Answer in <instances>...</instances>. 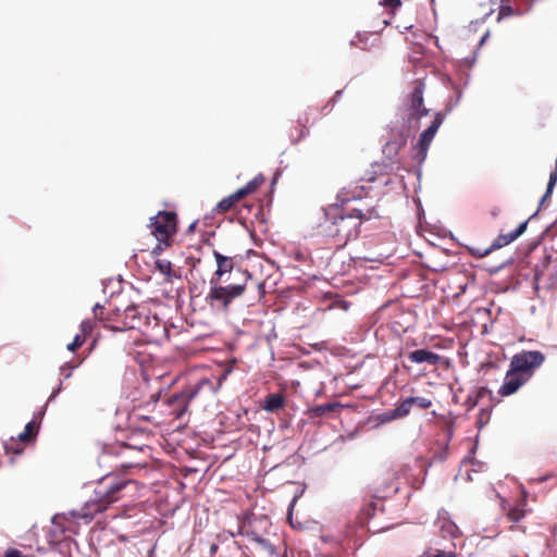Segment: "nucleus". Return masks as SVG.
<instances>
[{"mask_svg": "<svg viewBox=\"0 0 557 557\" xmlns=\"http://www.w3.org/2000/svg\"><path fill=\"white\" fill-rule=\"evenodd\" d=\"M409 401L412 406H417L421 409H428L432 406V400L426 397H409Z\"/></svg>", "mask_w": 557, "mask_h": 557, "instance_id": "nucleus-29", "label": "nucleus"}, {"mask_svg": "<svg viewBox=\"0 0 557 557\" xmlns=\"http://www.w3.org/2000/svg\"><path fill=\"white\" fill-rule=\"evenodd\" d=\"M65 367L69 368L70 370L73 369L72 366H70L69 363H66L64 367L61 368V371H62V374H64V370H65ZM76 366H74L75 368Z\"/></svg>", "mask_w": 557, "mask_h": 557, "instance_id": "nucleus-46", "label": "nucleus"}, {"mask_svg": "<svg viewBox=\"0 0 557 557\" xmlns=\"http://www.w3.org/2000/svg\"><path fill=\"white\" fill-rule=\"evenodd\" d=\"M500 499V505H502V508L504 510H507V502L504 499V498H499Z\"/></svg>", "mask_w": 557, "mask_h": 557, "instance_id": "nucleus-45", "label": "nucleus"}, {"mask_svg": "<svg viewBox=\"0 0 557 557\" xmlns=\"http://www.w3.org/2000/svg\"><path fill=\"white\" fill-rule=\"evenodd\" d=\"M263 286H264V284H263V283H260V284L258 285V287L261 289V294H264Z\"/></svg>", "mask_w": 557, "mask_h": 557, "instance_id": "nucleus-48", "label": "nucleus"}, {"mask_svg": "<svg viewBox=\"0 0 557 557\" xmlns=\"http://www.w3.org/2000/svg\"><path fill=\"white\" fill-rule=\"evenodd\" d=\"M236 273L238 278L234 283L227 282L225 285L220 283L211 284L210 290L206 296V302L212 309L228 311L231 304L244 295L251 274L247 270L239 268H237Z\"/></svg>", "mask_w": 557, "mask_h": 557, "instance_id": "nucleus-2", "label": "nucleus"}, {"mask_svg": "<svg viewBox=\"0 0 557 557\" xmlns=\"http://www.w3.org/2000/svg\"><path fill=\"white\" fill-rule=\"evenodd\" d=\"M482 329H483V332H486V331H487V325H486V324H483V325H482Z\"/></svg>", "mask_w": 557, "mask_h": 557, "instance_id": "nucleus-49", "label": "nucleus"}, {"mask_svg": "<svg viewBox=\"0 0 557 557\" xmlns=\"http://www.w3.org/2000/svg\"><path fill=\"white\" fill-rule=\"evenodd\" d=\"M64 376H65L66 379H67V377H70V376H71V372L65 373V374H64Z\"/></svg>", "mask_w": 557, "mask_h": 557, "instance_id": "nucleus-50", "label": "nucleus"}, {"mask_svg": "<svg viewBox=\"0 0 557 557\" xmlns=\"http://www.w3.org/2000/svg\"><path fill=\"white\" fill-rule=\"evenodd\" d=\"M286 403V398L282 393H273L267 395L262 408L269 412H275L283 409Z\"/></svg>", "mask_w": 557, "mask_h": 557, "instance_id": "nucleus-18", "label": "nucleus"}, {"mask_svg": "<svg viewBox=\"0 0 557 557\" xmlns=\"http://www.w3.org/2000/svg\"><path fill=\"white\" fill-rule=\"evenodd\" d=\"M406 144V137L401 136L399 139H396V140H388L384 148H383V153L388 158V159H394L399 150L405 146Z\"/></svg>", "mask_w": 557, "mask_h": 557, "instance_id": "nucleus-19", "label": "nucleus"}, {"mask_svg": "<svg viewBox=\"0 0 557 557\" xmlns=\"http://www.w3.org/2000/svg\"><path fill=\"white\" fill-rule=\"evenodd\" d=\"M85 341H86L85 335L77 334V335H75L73 342L67 345V349L70 351L74 352V351H76V349H78L85 343Z\"/></svg>", "mask_w": 557, "mask_h": 557, "instance_id": "nucleus-30", "label": "nucleus"}, {"mask_svg": "<svg viewBox=\"0 0 557 557\" xmlns=\"http://www.w3.org/2000/svg\"><path fill=\"white\" fill-rule=\"evenodd\" d=\"M557 183V166L555 168V170L549 174V180H548V183H547V188H546V193L545 195L542 197L541 199V203H543L552 194L555 185Z\"/></svg>", "mask_w": 557, "mask_h": 557, "instance_id": "nucleus-27", "label": "nucleus"}, {"mask_svg": "<svg viewBox=\"0 0 557 557\" xmlns=\"http://www.w3.org/2000/svg\"><path fill=\"white\" fill-rule=\"evenodd\" d=\"M476 449V444L472 446L469 451V456H467L461 463L460 474L466 476L468 481L476 480L479 474H482L485 469V462L478 460L474 457Z\"/></svg>", "mask_w": 557, "mask_h": 557, "instance_id": "nucleus-13", "label": "nucleus"}, {"mask_svg": "<svg viewBox=\"0 0 557 557\" xmlns=\"http://www.w3.org/2000/svg\"><path fill=\"white\" fill-rule=\"evenodd\" d=\"M444 432L447 440L450 441L454 434V421L451 419L445 422Z\"/></svg>", "mask_w": 557, "mask_h": 557, "instance_id": "nucleus-35", "label": "nucleus"}, {"mask_svg": "<svg viewBox=\"0 0 557 557\" xmlns=\"http://www.w3.org/2000/svg\"><path fill=\"white\" fill-rule=\"evenodd\" d=\"M366 39H367L366 36L358 35L357 40H351V45L357 46L361 49H366V47L362 46V44L364 42Z\"/></svg>", "mask_w": 557, "mask_h": 557, "instance_id": "nucleus-39", "label": "nucleus"}, {"mask_svg": "<svg viewBox=\"0 0 557 557\" xmlns=\"http://www.w3.org/2000/svg\"><path fill=\"white\" fill-rule=\"evenodd\" d=\"M545 361V356L539 350H522L512 356L509 368L520 374L528 375V380L533 372Z\"/></svg>", "mask_w": 557, "mask_h": 557, "instance_id": "nucleus-6", "label": "nucleus"}, {"mask_svg": "<svg viewBox=\"0 0 557 557\" xmlns=\"http://www.w3.org/2000/svg\"><path fill=\"white\" fill-rule=\"evenodd\" d=\"M94 326H95V322L92 320H84L82 323H81V334L82 335H85V337L89 334L92 333L94 331Z\"/></svg>", "mask_w": 557, "mask_h": 557, "instance_id": "nucleus-31", "label": "nucleus"}, {"mask_svg": "<svg viewBox=\"0 0 557 557\" xmlns=\"http://www.w3.org/2000/svg\"><path fill=\"white\" fill-rule=\"evenodd\" d=\"M485 393H486V388L480 387L474 397L471 395L468 397L467 403H469L471 407L476 406L479 399L482 398L485 395Z\"/></svg>", "mask_w": 557, "mask_h": 557, "instance_id": "nucleus-32", "label": "nucleus"}, {"mask_svg": "<svg viewBox=\"0 0 557 557\" xmlns=\"http://www.w3.org/2000/svg\"><path fill=\"white\" fill-rule=\"evenodd\" d=\"M525 516V510L520 507H509L507 510V517L512 522H519Z\"/></svg>", "mask_w": 557, "mask_h": 557, "instance_id": "nucleus-28", "label": "nucleus"}, {"mask_svg": "<svg viewBox=\"0 0 557 557\" xmlns=\"http://www.w3.org/2000/svg\"><path fill=\"white\" fill-rule=\"evenodd\" d=\"M528 381V375L520 374L509 368L505 375L504 383L499 388V394L503 396L511 395Z\"/></svg>", "mask_w": 557, "mask_h": 557, "instance_id": "nucleus-14", "label": "nucleus"}, {"mask_svg": "<svg viewBox=\"0 0 557 557\" xmlns=\"http://www.w3.org/2000/svg\"><path fill=\"white\" fill-rule=\"evenodd\" d=\"M512 13H513V10L510 5H503V7H500V10L498 12L497 21L499 22L504 17L512 15Z\"/></svg>", "mask_w": 557, "mask_h": 557, "instance_id": "nucleus-33", "label": "nucleus"}, {"mask_svg": "<svg viewBox=\"0 0 557 557\" xmlns=\"http://www.w3.org/2000/svg\"><path fill=\"white\" fill-rule=\"evenodd\" d=\"M206 383H207L206 381H202V383H199V384H200V386H201L202 384H206Z\"/></svg>", "mask_w": 557, "mask_h": 557, "instance_id": "nucleus-53", "label": "nucleus"}, {"mask_svg": "<svg viewBox=\"0 0 557 557\" xmlns=\"http://www.w3.org/2000/svg\"><path fill=\"white\" fill-rule=\"evenodd\" d=\"M443 122L444 115L441 112H437L431 125L420 134L419 140L413 147V159L419 164L425 160L430 145Z\"/></svg>", "mask_w": 557, "mask_h": 557, "instance_id": "nucleus-7", "label": "nucleus"}, {"mask_svg": "<svg viewBox=\"0 0 557 557\" xmlns=\"http://www.w3.org/2000/svg\"><path fill=\"white\" fill-rule=\"evenodd\" d=\"M159 401V395L152 394L148 401L141 403L133 410V416L138 421H146L153 425H160L164 422V414L160 410H156Z\"/></svg>", "mask_w": 557, "mask_h": 557, "instance_id": "nucleus-11", "label": "nucleus"}, {"mask_svg": "<svg viewBox=\"0 0 557 557\" xmlns=\"http://www.w3.org/2000/svg\"><path fill=\"white\" fill-rule=\"evenodd\" d=\"M423 91L424 84L417 82L412 92L407 99V119L408 123L414 122V128L419 127V120L429 113V110L423 107Z\"/></svg>", "mask_w": 557, "mask_h": 557, "instance_id": "nucleus-10", "label": "nucleus"}, {"mask_svg": "<svg viewBox=\"0 0 557 557\" xmlns=\"http://www.w3.org/2000/svg\"><path fill=\"white\" fill-rule=\"evenodd\" d=\"M104 308L100 305L94 307L95 318L99 320L113 321L116 324L111 329L114 331L141 330L148 324L149 317L137 306H127L123 311L114 309L108 318H103Z\"/></svg>", "mask_w": 557, "mask_h": 557, "instance_id": "nucleus-4", "label": "nucleus"}, {"mask_svg": "<svg viewBox=\"0 0 557 557\" xmlns=\"http://www.w3.org/2000/svg\"><path fill=\"white\" fill-rule=\"evenodd\" d=\"M156 269L163 275H165L166 280L169 282L172 281V278H178L180 275L173 270L172 263L169 260L165 259H158L156 261Z\"/></svg>", "mask_w": 557, "mask_h": 557, "instance_id": "nucleus-22", "label": "nucleus"}, {"mask_svg": "<svg viewBox=\"0 0 557 557\" xmlns=\"http://www.w3.org/2000/svg\"><path fill=\"white\" fill-rule=\"evenodd\" d=\"M121 467L123 469H132V468H139V467H141V465L139 462H127V463H122Z\"/></svg>", "mask_w": 557, "mask_h": 557, "instance_id": "nucleus-42", "label": "nucleus"}, {"mask_svg": "<svg viewBox=\"0 0 557 557\" xmlns=\"http://www.w3.org/2000/svg\"><path fill=\"white\" fill-rule=\"evenodd\" d=\"M264 182V178L259 175L253 180L249 181L244 187L237 189L235 193L223 198L218 202L214 211L216 213H225L233 209L237 202L244 199L246 196L255 193Z\"/></svg>", "mask_w": 557, "mask_h": 557, "instance_id": "nucleus-9", "label": "nucleus"}, {"mask_svg": "<svg viewBox=\"0 0 557 557\" xmlns=\"http://www.w3.org/2000/svg\"><path fill=\"white\" fill-rule=\"evenodd\" d=\"M540 242H541V239H536V240L531 242L528 245V253L532 252L540 245Z\"/></svg>", "mask_w": 557, "mask_h": 557, "instance_id": "nucleus-43", "label": "nucleus"}, {"mask_svg": "<svg viewBox=\"0 0 557 557\" xmlns=\"http://www.w3.org/2000/svg\"><path fill=\"white\" fill-rule=\"evenodd\" d=\"M3 557H28V556H25L23 555L18 549L16 548H12V549H9L8 552H5L4 556Z\"/></svg>", "mask_w": 557, "mask_h": 557, "instance_id": "nucleus-38", "label": "nucleus"}, {"mask_svg": "<svg viewBox=\"0 0 557 557\" xmlns=\"http://www.w3.org/2000/svg\"><path fill=\"white\" fill-rule=\"evenodd\" d=\"M339 407H341V405L338 403H327V404L317 405L309 409V414L311 418H320L322 416H325L330 412L335 411Z\"/></svg>", "mask_w": 557, "mask_h": 557, "instance_id": "nucleus-20", "label": "nucleus"}, {"mask_svg": "<svg viewBox=\"0 0 557 557\" xmlns=\"http://www.w3.org/2000/svg\"><path fill=\"white\" fill-rule=\"evenodd\" d=\"M219 549V545L216 543H210L208 546V554L210 557H213Z\"/></svg>", "mask_w": 557, "mask_h": 557, "instance_id": "nucleus-40", "label": "nucleus"}, {"mask_svg": "<svg viewBox=\"0 0 557 557\" xmlns=\"http://www.w3.org/2000/svg\"><path fill=\"white\" fill-rule=\"evenodd\" d=\"M392 416H394V410L393 409L382 413L380 416V421L384 423V422H391V421H393L395 419H398L397 417H392Z\"/></svg>", "mask_w": 557, "mask_h": 557, "instance_id": "nucleus-37", "label": "nucleus"}, {"mask_svg": "<svg viewBox=\"0 0 557 557\" xmlns=\"http://www.w3.org/2000/svg\"><path fill=\"white\" fill-rule=\"evenodd\" d=\"M486 423H487V413H486L485 409H481V412L476 420V426L479 430H482Z\"/></svg>", "mask_w": 557, "mask_h": 557, "instance_id": "nucleus-34", "label": "nucleus"}, {"mask_svg": "<svg viewBox=\"0 0 557 557\" xmlns=\"http://www.w3.org/2000/svg\"><path fill=\"white\" fill-rule=\"evenodd\" d=\"M536 214L537 212H535L529 220L520 223L515 231L509 232L507 234H500L499 236H497L490 245V252H492L493 250L500 249L515 242L518 237H520L527 231L529 221Z\"/></svg>", "mask_w": 557, "mask_h": 557, "instance_id": "nucleus-15", "label": "nucleus"}, {"mask_svg": "<svg viewBox=\"0 0 557 557\" xmlns=\"http://www.w3.org/2000/svg\"><path fill=\"white\" fill-rule=\"evenodd\" d=\"M373 218H379L374 208L368 209L366 212L354 209L346 214H335L326 228L327 236L334 240L337 247H344L348 242L358 238L361 224Z\"/></svg>", "mask_w": 557, "mask_h": 557, "instance_id": "nucleus-1", "label": "nucleus"}, {"mask_svg": "<svg viewBox=\"0 0 557 557\" xmlns=\"http://www.w3.org/2000/svg\"><path fill=\"white\" fill-rule=\"evenodd\" d=\"M200 391V384L188 385L181 393L174 394L168 398L164 405L170 408V414L175 419L181 418L187 410L188 404Z\"/></svg>", "mask_w": 557, "mask_h": 557, "instance_id": "nucleus-8", "label": "nucleus"}, {"mask_svg": "<svg viewBox=\"0 0 557 557\" xmlns=\"http://www.w3.org/2000/svg\"><path fill=\"white\" fill-rule=\"evenodd\" d=\"M295 258H296V260H298V261H305L306 256H305V253H304V252L297 251V252L295 253Z\"/></svg>", "mask_w": 557, "mask_h": 557, "instance_id": "nucleus-44", "label": "nucleus"}, {"mask_svg": "<svg viewBox=\"0 0 557 557\" xmlns=\"http://www.w3.org/2000/svg\"><path fill=\"white\" fill-rule=\"evenodd\" d=\"M132 484H136V481H114L110 476L102 478L95 488V496L86 502L83 517H92L94 515L106 510L111 504L119 500L121 492Z\"/></svg>", "mask_w": 557, "mask_h": 557, "instance_id": "nucleus-3", "label": "nucleus"}, {"mask_svg": "<svg viewBox=\"0 0 557 557\" xmlns=\"http://www.w3.org/2000/svg\"><path fill=\"white\" fill-rule=\"evenodd\" d=\"M499 267H496L494 271H498ZM490 272H493V270L490 269Z\"/></svg>", "mask_w": 557, "mask_h": 557, "instance_id": "nucleus-52", "label": "nucleus"}, {"mask_svg": "<svg viewBox=\"0 0 557 557\" xmlns=\"http://www.w3.org/2000/svg\"><path fill=\"white\" fill-rule=\"evenodd\" d=\"M149 228L151 235L158 240L152 252L159 255L170 247L173 242V237L177 232V214L173 211H159L154 216L150 218Z\"/></svg>", "mask_w": 557, "mask_h": 557, "instance_id": "nucleus-5", "label": "nucleus"}, {"mask_svg": "<svg viewBox=\"0 0 557 557\" xmlns=\"http://www.w3.org/2000/svg\"><path fill=\"white\" fill-rule=\"evenodd\" d=\"M361 194L359 193L358 195H352V198H356V197H360Z\"/></svg>", "mask_w": 557, "mask_h": 557, "instance_id": "nucleus-51", "label": "nucleus"}, {"mask_svg": "<svg viewBox=\"0 0 557 557\" xmlns=\"http://www.w3.org/2000/svg\"><path fill=\"white\" fill-rule=\"evenodd\" d=\"M486 39H487V33L482 36L481 44H483Z\"/></svg>", "mask_w": 557, "mask_h": 557, "instance_id": "nucleus-47", "label": "nucleus"}, {"mask_svg": "<svg viewBox=\"0 0 557 557\" xmlns=\"http://www.w3.org/2000/svg\"><path fill=\"white\" fill-rule=\"evenodd\" d=\"M552 261V256L548 253H545L542 258V260L535 264L534 267V282L537 284L541 278L544 276V273L546 269L548 268L549 263Z\"/></svg>", "mask_w": 557, "mask_h": 557, "instance_id": "nucleus-23", "label": "nucleus"}, {"mask_svg": "<svg viewBox=\"0 0 557 557\" xmlns=\"http://www.w3.org/2000/svg\"><path fill=\"white\" fill-rule=\"evenodd\" d=\"M408 359L413 363H429L431 366H436L442 358L440 355L433 351L426 349H417L409 352Z\"/></svg>", "mask_w": 557, "mask_h": 557, "instance_id": "nucleus-17", "label": "nucleus"}, {"mask_svg": "<svg viewBox=\"0 0 557 557\" xmlns=\"http://www.w3.org/2000/svg\"><path fill=\"white\" fill-rule=\"evenodd\" d=\"M214 259L216 261V270L213 273L210 284L213 283H227L231 282L232 275H238L235 269V261L232 257H226L219 251H213Z\"/></svg>", "mask_w": 557, "mask_h": 557, "instance_id": "nucleus-12", "label": "nucleus"}, {"mask_svg": "<svg viewBox=\"0 0 557 557\" xmlns=\"http://www.w3.org/2000/svg\"><path fill=\"white\" fill-rule=\"evenodd\" d=\"M412 405L409 401V397L403 400L400 404H398L393 410L394 416L398 419L407 417L411 411Z\"/></svg>", "mask_w": 557, "mask_h": 557, "instance_id": "nucleus-24", "label": "nucleus"}, {"mask_svg": "<svg viewBox=\"0 0 557 557\" xmlns=\"http://www.w3.org/2000/svg\"><path fill=\"white\" fill-rule=\"evenodd\" d=\"M24 445L22 442L14 440L13 437L4 443V450L7 454L21 455L24 451Z\"/></svg>", "mask_w": 557, "mask_h": 557, "instance_id": "nucleus-25", "label": "nucleus"}, {"mask_svg": "<svg viewBox=\"0 0 557 557\" xmlns=\"http://www.w3.org/2000/svg\"><path fill=\"white\" fill-rule=\"evenodd\" d=\"M432 557H457V555L451 552L446 553V552L437 550V553L435 555H433Z\"/></svg>", "mask_w": 557, "mask_h": 557, "instance_id": "nucleus-41", "label": "nucleus"}, {"mask_svg": "<svg viewBox=\"0 0 557 557\" xmlns=\"http://www.w3.org/2000/svg\"><path fill=\"white\" fill-rule=\"evenodd\" d=\"M380 3L384 7L395 10L400 7L401 1L400 0H381Z\"/></svg>", "mask_w": 557, "mask_h": 557, "instance_id": "nucleus-36", "label": "nucleus"}, {"mask_svg": "<svg viewBox=\"0 0 557 557\" xmlns=\"http://www.w3.org/2000/svg\"><path fill=\"white\" fill-rule=\"evenodd\" d=\"M38 434V425L35 421H29L22 433L18 434V441L23 444H29Z\"/></svg>", "mask_w": 557, "mask_h": 557, "instance_id": "nucleus-21", "label": "nucleus"}, {"mask_svg": "<svg viewBox=\"0 0 557 557\" xmlns=\"http://www.w3.org/2000/svg\"><path fill=\"white\" fill-rule=\"evenodd\" d=\"M441 529L443 532V536H447V535H449L451 537L458 536L459 530H458L457 525L450 521L443 522Z\"/></svg>", "mask_w": 557, "mask_h": 557, "instance_id": "nucleus-26", "label": "nucleus"}, {"mask_svg": "<svg viewBox=\"0 0 557 557\" xmlns=\"http://www.w3.org/2000/svg\"><path fill=\"white\" fill-rule=\"evenodd\" d=\"M239 534L249 537L251 541L256 542L260 545V547L269 553L270 555H274L276 553L275 547L267 540L260 536L256 531L251 529V523H244L239 529Z\"/></svg>", "mask_w": 557, "mask_h": 557, "instance_id": "nucleus-16", "label": "nucleus"}]
</instances>
